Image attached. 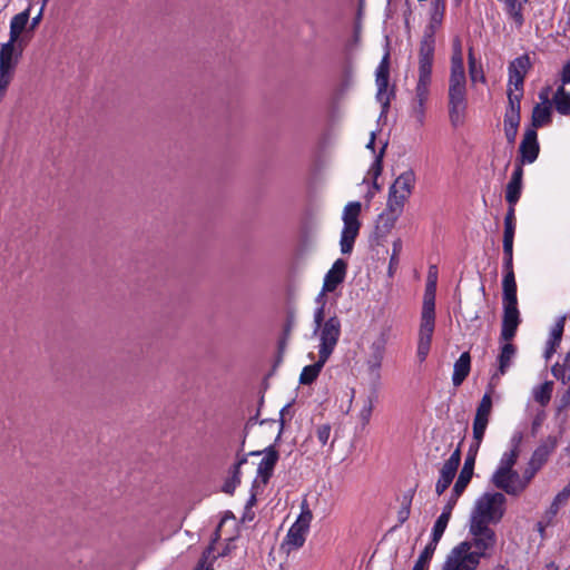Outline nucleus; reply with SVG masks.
Here are the masks:
<instances>
[{
	"label": "nucleus",
	"mask_w": 570,
	"mask_h": 570,
	"mask_svg": "<svg viewBox=\"0 0 570 570\" xmlns=\"http://www.w3.org/2000/svg\"><path fill=\"white\" fill-rule=\"evenodd\" d=\"M502 343L500 353L498 355V371L493 375V379L504 375L512 365L513 358L517 355V347L511 341H500Z\"/></svg>",
	"instance_id": "23"
},
{
	"label": "nucleus",
	"mask_w": 570,
	"mask_h": 570,
	"mask_svg": "<svg viewBox=\"0 0 570 570\" xmlns=\"http://www.w3.org/2000/svg\"><path fill=\"white\" fill-rule=\"evenodd\" d=\"M480 559L470 551L468 543H459L448 553L442 570H475Z\"/></svg>",
	"instance_id": "11"
},
{
	"label": "nucleus",
	"mask_w": 570,
	"mask_h": 570,
	"mask_svg": "<svg viewBox=\"0 0 570 570\" xmlns=\"http://www.w3.org/2000/svg\"><path fill=\"white\" fill-rule=\"evenodd\" d=\"M523 168L515 166L511 175L510 181L505 188V200L509 205H515L521 196L523 185Z\"/></svg>",
	"instance_id": "24"
},
{
	"label": "nucleus",
	"mask_w": 570,
	"mask_h": 570,
	"mask_svg": "<svg viewBox=\"0 0 570 570\" xmlns=\"http://www.w3.org/2000/svg\"><path fill=\"white\" fill-rule=\"evenodd\" d=\"M539 153L540 146L537 130L534 128H528L519 146V157L517 158L515 166L523 168L524 165L534 163Z\"/></svg>",
	"instance_id": "13"
},
{
	"label": "nucleus",
	"mask_w": 570,
	"mask_h": 570,
	"mask_svg": "<svg viewBox=\"0 0 570 570\" xmlns=\"http://www.w3.org/2000/svg\"><path fill=\"white\" fill-rule=\"evenodd\" d=\"M375 76V82L377 86L376 99L382 105L383 111H385L390 106L392 96V92L387 90L390 77L389 53L383 57L376 69Z\"/></svg>",
	"instance_id": "15"
},
{
	"label": "nucleus",
	"mask_w": 570,
	"mask_h": 570,
	"mask_svg": "<svg viewBox=\"0 0 570 570\" xmlns=\"http://www.w3.org/2000/svg\"><path fill=\"white\" fill-rule=\"evenodd\" d=\"M384 150H385V146H383L381 148L380 153L375 156V160L372 164V166L367 173V176L371 177L373 180V188L376 191L381 189V186L377 184V178L382 173V159H383Z\"/></svg>",
	"instance_id": "37"
},
{
	"label": "nucleus",
	"mask_w": 570,
	"mask_h": 570,
	"mask_svg": "<svg viewBox=\"0 0 570 570\" xmlns=\"http://www.w3.org/2000/svg\"><path fill=\"white\" fill-rule=\"evenodd\" d=\"M553 448H554L553 441H551L550 444L546 443V444L540 445L532 453V456L529 462L541 469L542 465L547 462L548 456Z\"/></svg>",
	"instance_id": "35"
},
{
	"label": "nucleus",
	"mask_w": 570,
	"mask_h": 570,
	"mask_svg": "<svg viewBox=\"0 0 570 570\" xmlns=\"http://www.w3.org/2000/svg\"><path fill=\"white\" fill-rule=\"evenodd\" d=\"M14 71L0 69V101L4 98L7 89L13 79Z\"/></svg>",
	"instance_id": "44"
},
{
	"label": "nucleus",
	"mask_w": 570,
	"mask_h": 570,
	"mask_svg": "<svg viewBox=\"0 0 570 570\" xmlns=\"http://www.w3.org/2000/svg\"><path fill=\"white\" fill-rule=\"evenodd\" d=\"M453 52H462V45L459 39L453 41Z\"/></svg>",
	"instance_id": "62"
},
{
	"label": "nucleus",
	"mask_w": 570,
	"mask_h": 570,
	"mask_svg": "<svg viewBox=\"0 0 570 570\" xmlns=\"http://www.w3.org/2000/svg\"><path fill=\"white\" fill-rule=\"evenodd\" d=\"M256 491H257V489L253 488V492H252L250 498L248 499L247 504H246L247 508L255 504V502H256Z\"/></svg>",
	"instance_id": "60"
},
{
	"label": "nucleus",
	"mask_w": 570,
	"mask_h": 570,
	"mask_svg": "<svg viewBox=\"0 0 570 570\" xmlns=\"http://www.w3.org/2000/svg\"><path fill=\"white\" fill-rule=\"evenodd\" d=\"M43 9H45V7L42 4L39 13L32 18L30 27H29L30 30H35L37 28V26L40 23V21L42 19V14H43Z\"/></svg>",
	"instance_id": "56"
},
{
	"label": "nucleus",
	"mask_w": 570,
	"mask_h": 570,
	"mask_svg": "<svg viewBox=\"0 0 570 570\" xmlns=\"http://www.w3.org/2000/svg\"><path fill=\"white\" fill-rule=\"evenodd\" d=\"M434 297H435V292L430 291V288H426L425 295H424L422 313H425L426 308L429 307L431 309V317H435Z\"/></svg>",
	"instance_id": "50"
},
{
	"label": "nucleus",
	"mask_w": 570,
	"mask_h": 570,
	"mask_svg": "<svg viewBox=\"0 0 570 570\" xmlns=\"http://www.w3.org/2000/svg\"><path fill=\"white\" fill-rule=\"evenodd\" d=\"M550 89H541L539 92L540 102L534 106L532 111V126L534 129L550 121L553 107V104L550 101Z\"/></svg>",
	"instance_id": "21"
},
{
	"label": "nucleus",
	"mask_w": 570,
	"mask_h": 570,
	"mask_svg": "<svg viewBox=\"0 0 570 570\" xmlns=\"http://www.w3.org/2000/svg\"><path fill=\"white\" fill-rule=\"evenodd\" d=\"M469 71L472 82L485 80L482 69L476 67L475 59L473 58L471 50L469 53Z\"/></svg>",
	"instance_id": "45"
},
{
	"label": "nucleus",
	"mask_w": 570,
	"mask_h": 570,
	"mask_svg": "<svg viewBox=\"0 0 570 570\" xmlns=\"http://www.w3.org/2000/svg\"><path fill=\"white\" fill-rule=\"evenodd\" d=\"M492 411V399L490 394H484L481 399L480 404L476 407L475 416L473 420V442L470 445L468 455L464 461V465L459 474V478L453 487V492L456 497H460L468 484L470 483L475 456L483 440L487 426L489 424L490 415Z\"/></svg>",
	"instance_id": "2"
},
{
	"label": "nucleus",
	"mask_w": 570,
	"mask_h": 570,
	"mask_svg": "<svg viewBox=\"0 0 570 570\" xmlns=\"http://www.w3.org/2000/svg\"><path fill=\"white\" fill-rule=\"evenodd\" d=\"M342 332V324L336 315L328 317L324 324L314 330V333H318V355L322 360H328L334 352Z\"/></svg>",
	"instance_id": "9"
},
{
	"label": "nucleus",
	"mask_w": 570,
	"mask_h": 570,
	"mask_svg": "<svg viewBox=\"0 0 570 570\" xmlns=\"http://www.w3.org/2000/svg\"><path fill=\"white\" fill-rule=\"evenodd\" d=\"M570 360V353H568L564 357V363H567L568 361ZM552 374L553 376L557 379V380H561L562 383H566V372H567V366L566 364H556L552 366Z\"/></svg>",
	"instance_id": "49"
},
{
	"label": "nucleus",
	"mask_w": 570,
	"mask_h": 570,
	"mask_svg": "<svg viewBox=\"0 0 570 570\" xmlns=\"http://www.w3.org/2000/svg\"><path fill=\"white\" fill-rule=\"evenodd\" d=\"M521 323L518 304H503L500 341H512Z\"/></svg>",
	"instance_id": "19"
},
{
	"label": "nucleus",
	"mask_w": 570,
	"mask_h": 570,
	"mask_svg": "<svg viewBox=\"0 0 570 570\" xmlns=\"http://www.w3.org/2000/svg\"><path fill=\"white\" fill-rule=\"evenodd\" d=\"M570 396V387H568L566 391H564V394H563V399L562 401L566 400V397Z\"/></svg>",
	"instance_id": "63"
},
{
	"label": "nucleus",
	"mask_w": 570,
	"mask_h": 570,
	"mask_svg": "<svg viewBox=\"0 0 570 570\" xmlns=\"http://www.w3.org/2000/svg\"><path fill=\"white\" fill-rule=\"evenodd\" d=\"M570 497V488L564 487V489L554 498L552 504L549 510L546 512L544 518L538 522L537 528L538 531L543 535L544 528L549 525L552 519L557 515L560 505L566 504Z\"/></svg>",
	"instance_id": "25"
},
{
	"label": "nucleus",
	"mask_w": 570,
	"mask_h": 570,
	"mask_svg": "<svg viewBox=\"0 0 570 570\" xmlns=\"http://www.w3.org/2000/svg\"><path fill=\"white\" fill-rule=\"evenodd\" d=\"M513 239L514 238L503 237V254L513 253Z\"/></svg>",
	"instance_id": "55"
},
{
	"label": "nucleus",
	"mask_w": 570,
	"mask_h": 570,
	"mask_svg": "<svg viewBox=\"0 0 570 570\" xmlns=\"http://www.w3.org/2000/svg\"><path fill=\"white\" fill-rule=\"evenodd\" d=\"M277 460L278 452L273 446L267 448L257 466V476L253 484L254 489H258L261 485L264 487L267 484L273 474Z\"/></svg>",
	"instance_id": "20"
},
{
	"label": "nucleus",
	"mask_w": 570,
	"mask_h": 570,
	"mask_svg": "<svg viewBox=\"0 0 570 570\" xmlns=\"http://www.w3.org/2000/svg\"><path fill=\"white\" fill-rule=\"evenodd\" d=\"M326 361L327 360H322V356L318 355V360L314 364L307 365L303 368L299 376V382L302 384H311L314 382Z\"/></svg>",
	"instance_id": "33"
},
{
	"label": "nucleus",
	"mask_w": 570,
	"mask_h": 570,
	"mask_svg": "<svg viewBox=\"0 0 570 570\" xmlns=\"http://www.w3.org/2000/svg\"><path fill=\"white\" fill-rule=\"evenodd\" d=\"M564 324H566V316H562L557 321L554 326L551 328L550 338L547 343L548 346L544 352V357L547 360H549L556 353L557 347L559 346L561 338H562Z\"/></svg>",
	"instance_id": "29"
},
{
	"label": "nucleus",
	"mask_w": 570,
	"mask_h": 570,
	"mask_svg": "<svg viewBox=\"0 0 570 570\" xmlns=\"http://www.w3.org/2000/svg\"><path fill=\"white\" fill-rule=\"evenodd\" d=\"M316 439L322 446H325L331 436V426L328 424H322L316 429Z\"/></svg>",
	"instance_id": "48"
},
{
	"label": "nucleus",
	"mask_w": 570,
	"mask_h": 570,
	"mask_svg": "<svg viewBox=\"0 0 570 570\" xmlns=\"http://www.w3.org/2000/svg\"><path fill=\"white\" fill-rule=\"evenodd\" d=\"M246 458H242L234 464L232 479L224 484V492L229 494L233 493L236 485L240 483L239 469L244 463H246Z\"/></svg>",
	"instance_id": "40"
},
{
	"label": "nucleus",
	"mask_w": 570,
	"mask_h": 570,
	"mask_svg": "<svg viewBox=\"0 0 570 570\" xmlns=\"http://www.w3.org/2000/svg\"><path fill=\"white\" fill-rule=\"evenodd\" d=\"M324 295L323 293H321L317 298H316V302L320 304V306L315 309L314 312V324H315V328L322 326L324 324V317H325V302L323 299Z\"/></svg>",
	"instance_id": "46"
},
{
	"label": "nucleus",
	"mask_w": 570,
	"mask_h": 570,
	"mask_svg": "<svg viewBox=\"0 0 570 570\" xmlns=\"http://www.w3.org/2000/svg\"><path fill=\"white\" fill-rule=\"evenodd\" d=\"M514 206L515 205H509V209H508V213L504 217V223H515V210H514Z\"/></svg>",
	"instance_id": "57"
},
{
	"label": "nucleus",
	"mask_w": 570,
	"mask_h": 570,
	"mask_svg": "<svg viewBox=\"0 0 570 570\" xmlns=\"http://www.w3.org/2000/svg\"><path fill=\"white\" fill-rule=\"evenodd\" d=\"M553 390V383L552 382H544L543 384L537 386L533 390V397L534 400L540 403L541 405H547L551 399Z\"/></svg>",
	"instance_id": "38"
},
{
	"label": "nucleus",
	"mask_w": 570,
	"mask_h": 570,
	"mask_svg": "<svg viewBox=\"0 0 570 570\" xmlns=\"http://www.w3.org/2000/svg\"><path fill=\"white\" fill-rule=\"evenodd\" d=\"M24 45L22 41L8 40L0 46V69L16 70L22 56Z\"/></svg>",
	"instance_id": "18"
},
{
	"label": "nucleus",
	"mask_w": 570,
	"mask_h": 570,
	"mask_svg": "<svg viewBox=\"0 0 570 570\" xmlns=\"http://www.w3.org/2000/svg\"><path fill=\"white\" fill-rule=\"evenodd\" d=\"M445 10L444 0H434L428 27L424 30L419 50V77L414 96L410 104V117L421 127L425 120V105L430 96L435 32L441 27Z\"/></svg>",
	"instance_id": "1"
},
{
	"label": "nucleus",
	"mask_w": 570,
	"mask_h": 570,
	"mask_svg": "<svg viewBox=\"0 0 570 570\" xmlns=\"http://www.w3.org/2000/svg\"><path fill=\"white\" fill-rule=\"evenodd\" d=\"M492 484L508 495L519 497L527 490V484L515 470H495L491 476Z\"/></svg>",
	"instance_id": "12"
},
{
	"label": "nucleus",
	"mask_w": 570,
	"mask_h": 570,
	"mask_svg": "<svg viewBox=\"0 0 570 570\" xmlns=\"http://www.w3.org/2000/svg\"><path fill=\"white\" fill-rule=\"evenodd\" d=\"M374 409V400L372 396H367L362 401V407L358 412V421L361 422L362 428H365L371 420L372 412Z\"/></svg>",
	"instance_id": "39"
},
{
	"label": "nucleus",
	"mask_w": 570,
	"mask_h": 570,
	"mask_svg": "<svg viewBox=\"0 0 570 570\" xmlns=\"http://www.w3.org/2000/svg\"><path fill=\"white\" fill-rule=\"evenodd\" d=\"M312 520L313 513L309 505L306 500H303L301 503V513L289 528L281 544V549L286 554H289L304 546Z\"/></svg>",
	"instance_id": "5"
},
{
	"label": "nucleus",
	"mask_w": 570,
	"mask_h": 570,
	"mask_svg": "<svg viewBox=\"0 0 570 570\" xmlns=\"http://www.w3.org/2000/svg\"><path fill=\"white\" fill-rule=\"evenodd\" d=\"M227 522H232V523H234V522H235V519H234L233 517H228V515L224 517V518L220 520V522H219V524H218V527H217V529H216V534H217V535H220V532L223 531V528L225 527V524H226Z\"/></svg>",
	"instance_id": "58"
},
{
	"label": "nucleus",
	"mask_w": 570,
	"mask_h": 570,
	"mask_svg": "<svg viewBox=\"0 0 570 570\" xmlns=\"http://www.w3.org/2000/svg\"><path fill=\"white\" fill-rule=\"evenodd\" d=\"M522 96L523 91H514L513 89H508L509 105L505 115H520V102Z\"/></svg>",
	"instance_id": "41"
},
{
	"label": "nucleus",
	"mask_w": 570,
	"mask_h": 570,
	"mask_svg": "<svg viewBox=\"0 0 570 570\" xmlns=\"http://www.w3.org/2000/svg\"><path fill=\"white\" fill-rule=\"evenodd\" d=\"M402 250V240L400 238L395 239L392 245V255L390 258L389 271L390 274L393 273V269L399 265V255Z\"/></svg>",
	"instance_id": "47"
},
{
	"label": "nucleus",
	"mask_w": 570,
	"mask_h": 570,
	"mask_svg": "<svg viewBox=\"0 0 570 570\" xmlns=\"http://www.w3.org/2000/svg\"><path fill=\"white\" fill-rule=\"evenodd\" d=\"M531 67L530 59L527 55L520 56L512 60L509 65L508 89L514 91H523L524 78Z\"/></svg>",
	"instance_id": "16"
},
{
	"label": "nucleus",
	"mask_w": 570,
	"mask_h": 570,
	"mask_svg": "<svg viewBox=\"0 0 570 570\" xmlns=\"http://www.w3.org/2000/svg\"><path fill=\"white\" fill-rule=\"evenodd\" d=\"M426 288H430V291L435 292V275L432 276L431 273L429 274V282Z\"/></svg>",
	"instance_id": "59"
},
{
	"label": "nucleus",
	"mask_w": 570,
	"mask_h": 570,
	"mask_svg": "<svg viewBox=\"0 0 570 570\" xmlns=\"http://www.w3.org/2000/svg\"><path fill=\"white\" fill-rule=\"evenodd\" d=\"M30 19V7L22 12L13 16L10 21L9 39L12 41H22V32L26 30Z\"/></svg>",
	"instance_id": "27"
},
{
	"label": "nucleus",
	"mask_w": 570,
	"mask_h": 570,
	"mask_svg": "<svg viewBox=\"0 0 570 570\" xmlns=\"http://www.w3.org/2000/svg\"><path fill=\"white\" fill-rule=\"evenodd\" d=\"M515 223H504L503 237L514 238Z\"/></svg>",
	"instance_id": "54"
},
{
	"label": "nucleus",
	"mask_w": 570,
	"mask_h": 570,
	"mask_svg": "<svg viewBox=\"0 0 570 570\" xmlns=\"http://www.w3.org/2000/svg\"><path fill=\"white\" fill-rule=\"evenodd\" d=\"M435 326V317H431V309L428 307L425 313L421 315V324L417 342V357L423 362L431 347L432 336Z\"/></svg>",
	"instance_id": "14"
},
{
	"label": "nucleus",
	"mask_w": 570,
	"mask_h": 570,
	"mask_svg": "<svg viewBox=\"0 0 570 570\" xmlns=\"http://www.w3.org/2000/svg\"><path fill=\"white\" fill-rule=\"evenodd\" d=\"M415 185V174L413 170L402 173L389 189L386 209L380 215V222L386 232L391 230L397 218L404 209L406 200L410 198Z\"/></svg>",
	"instance_id": "3"
},
{
	"label": "nucleus",
	"mask_w": 570,
	"mask_h": 570,
	"mask_svg": "<svg viewBox=\"0 0 570 570\" xmlns=\"http://www.w3.org/2000/svg\"><path fill=\"white\" fill-rule=\"evenodd\" d=\"M469 534L471 538L461 543H468L470 551L480 560L490 557L497 546V534L490 524L469 521Z\"/></svg>",
	"instance_id": "6"
},
{
	"label": "nucleus",
	"mask_w": 570,
	"mask_h": 570,
	"mask_svg": "<svg viewBox=\"0 0 570 570\" xmlns=\"http://www.w3.org/2000/svg\"><path fill=\"white\" fill-rule=\"evenodd\" d=\"M465 76L463 66V52H453L451 57L450 77Z\"/></svg>",
	"instance_id": "43"
},
{
	"label": "nucleus",
	"mask_w": 570,
	"mask_h": 570,
	"mask_svg": "<svg viewBox=\"0 0 570 570\" xmlns=\"http://www.w3.org/2000/svg\"><path fill=\"white\" fill-rule=\"evenodd\" d=\"M512 449L503 453L497 470H514V465L519 458V440H512Z\"/></svg>",
	"instance_id": "32"
},
{
	"label": "nucleus",
	"mask_w": 570,
	"mask_h": 570,
	"mask_svg": "<svg viewBox=\"0 0 570 570\" xmlns=\"http://www.w3.org/2000/svg\"><path fill=\"white\" fill-rule=\"evenodd\" d=\"M502 286L503 304H518L514 273H505Z\"/></svg>",
	"instance_id": "30"
},
{
	"label": "nucleus",
	"mask_w": 570,
	"mask_h": 570,
	"mask_svg": "<svg viewBox=\"0 0 570 570\" xmlns=\"http://www.w3.org/2000/svg\"><path fill=\"white\" fill-rule=\"evenodd\" d=\"M495 570H509V569H507L504 566H498V567L495 568Z\"/></svg>",
	"instance_id": "64"
},
{
	"label": "nucleus",
	"mask_w": 570,
	"mask_h": 570,
	"mask_svg": "<svg viewBox=\"0 0 570 570\" xmlns=\"http://www.w3.org/2000/svg\"><path fill=\"white\" fill-rule=\"evenodd\" d=\"M507 498L501 492H485L474 503L470 521L482 524H497L505 512Z\"/></svg>",
	"instance_id": "4"
},
{
	"label": "nucleus",
	"mask_w": 570,
	"mask_h": 570,
	"mask_svg": "<svg viewBox=\"0 0 570 570\" xmlns=\"http://www.w3.org/2000/svg\"><path fill=\"white\" fill-rule=\"evenodd\" d=\"M374 144H375V132L372 131L371 132V138H370V141L367 142L366 145V148L371 149L374 151Z\"/></svg>",
	"instance_id": "61"
},
{
	"label": "nucleus",
	"mask_w": 570,
	"mask_h": 570,
	"mask_svg": "<svg viewBox=\"0 0 570 570\" xmlns=\"http://www.w3.org/2000/svg\"><path fill=\"white\" fill-rule=\"evenodd\" d=\"M347 264L343 259H337L332 265L331 269L326 273L324 277L322 293H331L336 289V287L343 283L346 275Z\"/></svg>",
	"instance_id": "22"
},
{
	"label": "nucleus",
	"mask_w": 570,
	"mask_h": 570,
	"mask_svg": "<svg viewBox=\"0 0 570 570\" xmlns=\"http://www.w3.org/2000/svg\"><path fill=\"white\" fill-rule=\"evenodd\" d=\"M539 470H540V468H538L537 465H534L530 462L528 463L527 468L522 472V478H523L527 487H529L530 482L532 481V479L534 478V475L537 474V472Z\"/></svg>",
	"instance_id": "51"
},
{
	"label": "nucleus",
	"mask_w": 570,
	"mask_h": 570,
	"mask_svg": "<svg viewBox=\"0 0 570 570\" xmlns=\"http://www.w3.org/2000/svg\"><path fill=\"white\" fill-rule=\"evenodd\" d=\"M449 521H450V517H446V514L439 515V518L436 519V521L433 525L432 538H431V541L429 542V544L436 548L438 543L440 542V540L448 527Z\"/></svg>",
	"instance_id": "36"
},
{
	"label": "nucleus",
	"mask_w": 570,
	"mask_h": 570,
	"mask_svg": "<svg viewBox=\"0 0 570 570\" xmlns=\"http://www.w3.org/2000/svg\"><path fill=\"white\" fill-rule=\"evenodd\" d=\"M466 78L465 76L449 79V115L453 126L463 122L466 110Z\"/></svg>",
	"instance_id": "8"
},
{
	"label": "nucleus",
	"mask_w": 570,
	"mask_h": 570,
	"mask_svg": "<svg viewBox=\"0 0 570 570\" xmlns=\"http://www.w3.org/2000/svg\"><path fill=\"white\" fill-rule=\"evenodd\" d=\"M460 462L461 449L459 445L440 470V478L435 484V492L438 493V495H441L452 483L456 470L460 465Z\"/></svg>",
	"instance_id": "17"
},
{
	"label": "nucleus",
	"mask_w": 570,
	"mask_h": 570,
	"mask_svg": "<svg viewBox=\"0 0 570 570\" xmlns=\"http://www.w3.org/2000/svg\"><path fill=\"white\" fill-rule=\"evenodd\" d=\"M458 498L459 497H456L454 494V492L452 491V495H451L450 500L448 501V503L444 505L441 514H446V517L451 518L452 510H453L454 505L456 504Z\"/></svg>",
	"instance_id": "52"
},
{
	"label": "nucleus",
	"mask_w": 570,
	"mask_h": 570,
	"mask_svg": "<svg viewBox=\"0 0 570 570\" xmlns=\"http://www.w3.org/2000/svg\"><path fill=\"white\" fill-rule=\"evenodd\" d=\"M471 368V356L468 352H464L454 363L452 382L454 386H460L470 373Z\"/></svg>",
	"instance_id": "28"
},
{
	"label": "nucleus",
	"mask_w": 570,
	"mask_h": 570,
	"mask_svg": "<svg viewBox=\"0 0 570 570\" xmlns=\"http://www.w3.org/2000/svg\"><path fill=\"white\" fill-rule=\"evenodd\" d=\"M528 0H504V9L518 27L523 24L522 10Z\"/></svg>",
	"instance_id": "31"
},
{
	"label": "nucleus",
	"mask_w": 570,
	"mask_h": 570,
	"mask_svg": "<svg viewBox=\"0 0 570 570\" xmlns=\"http://www.w3.org/2000/svg\"><path fill=\"white\" fill-rule=\"evenodd\" d=\"M570 82V61H567L561 71V78L556 80L551 86L543 89H550V101L561 115H570V94L566 91V85Z\"/></svg>",
	"instance_id": "10"
},
{
	"label": "nucleus",
	"mask_w": 570,
	"mask_h": 570,
	"mask_svg": "<svg viewBox=\"0 0 570 570\" xmlns=\"http://www.w3.org/2000/svg\"><path fill=\"white\" fill-rule=\"evenodd\" d=\"M362 210L360 202H350L345 205L342 214L343 229L341 233V252L350 254L353 249L355 239L360 233L361 222L358 219Z\"/></svg>",
	"instance_id": "7"
},
{
	"label": "nucleus",
	"mask_w": 570,
	"mask_h": 570,
	"mask_svg": "<svg viewBox=\"0 0 570 570\" xmlns=\"http://www.w3.org/2000/svg\"><path fill=\"white\" fill-rule=\"evenodd\" d=\"M370 348H371V354L366 361L367 371L371 374L377 375V373L382 366L383 358H384L385 341L382 338L374 341Z\"/></svg>",
	"instance_id": "26"
},
{
	"label": "nucleus",
	"mask_w": 570,
	"mask_h": 570,
	"mask_svg": "<svg viewBox=\"0 0 570 570\" xmlns=\"http://www.w3.org/2000/svg\"><path fill=\"white\" fill-rule=\"evenodd\" d=\"M504 255V258H503V266H504V269H505V273H514L513 272V253L511 254H503Z\"/></svg>",
	"instance_id": "53"
},
{
	"label": "nucleus",
	"mask_w": 570,
	"mask_h": 570,
	"mask_svg": "<svg viewBox=\"0 0 570 570\" xmlns=\"http://www.w3.org/2000/svg\"><path fill=\"white\" fill-rule=\"evenodd\" d=\"M435 547L428 543L424 550L421 552L412 570H426L435 552Z\"/></svg>",
	"instance_id": "42"
},
{
	"label": "nucleus",
	"mask_w": 570,
	"mask_h": 570,
	"mask_svg": "<svg viewBox=\"0 0 570 570\" xmlns=\"http://www.w3.org/2000/svg\"><path fill=\"white\" fill-rule=\"evenodd\" d=\"M519 125L520 115H504V135L511 145L515 141Z\"/></svg>",
	"instance_id": "34"
}]
</instances>
